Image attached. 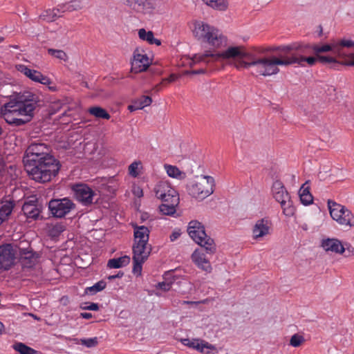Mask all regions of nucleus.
<instances>
[{"mask_svg":"<svg viewBox=\"0 0 354 354\" xmlns=\"http://www.w3.org/2000/svg\"><path fill=\"white\" fill-rule=\"evenodd\" d=\"M232 61V64L238 70L255 67L256 72L263 76H270L279 72L280 66L279 57L256 58L243 46H229L225 50L219 52L206 51L203 53L195 54L190 65L203 63L205 65L222 62Z\"/></svg>","mask_w":354,"mask_h":354,"instance_id":"1","label":"nucleus"},{"mask_svg":"<svg viewBox=\"0 0 354 354\" xmlns=\"http://www.w3.org/2000/svg\"><path fill=\"white\" fill-rule=\"evenodd\" d=\"M25 170L36 182L44 183L55 177L60 163L50 153V148L43 142H32L24 157Z\"/></svg>","mask_w":354,"mask_h":354,"instance_id":"2","label":"nucleus"},{"mask_svg":"<svg viewBox=\"0 0 354 354\" xmlns=\"http://www.w3.org/2000/svg\"><path fill=\"white\" fill-rule=\"evenodd\" d=\"M40 101V96L36 93L30 91L20 93L16 100H10L4 105L1 110L3 117L10 124H24L31 120Z\"/></svg>","mask_w":354,"mask_h":354,"instance_id":"3","label":"nucleus"},{"mask_svg":"<svg viewBox=\"0 0 354 354\" xmlns=\"http://www.w3.org/2000/svg\"><path fill=\"white\" fill-rule=\"evenodd\" d=\"M279 52V58L282 62H290L294 57L299 55L308 57L314 55L315 57L323 55V53L332 51L337 57H342V54L339 48L335 44L321 43H306L296 41L288 45L279 46L276 48Z\"/></svg>","mask_w":354,"mask_h":354,"instance_id":"4","label":"nucleus"},{"mask_svg":"<svg viewBox=\"0 0 354 354\" xmlns=\"http://www.w3.org/2000/svg\"><path fill=\"white\" fill-rule=\"evenodd\" d=\"M193 35L197 40L212 48L213 52L227 46V37L219 29L204 21L193 23Z\"/></svg>","mask_w":354,"mask_h":354,"instance_id":"5","label":"nucleus"},{"mask_svg":"<svg viewBox=\"0 0 354 354\" xmlns=\"http://www.w3.org/2000/svg\"><path fill=\"white\" fill-rule=\"evenodd\" d=\"M187 232L190 237L201 247L204 248L205 252L212 255L216 252L214 241L207 236L204 226L197 221H192L189 223Z\"/></svg>","mask_w":354,"mask_h":354,"instance_id":"6","label":"nucleus"},{"mask_svg":"<svg viewBox=\"0 0 354 354\" xmlns=\"http://www.w3.org/2000/svg\"><path fill=\"white\" fill-rule=\"evenodd\" d=\"M214 179L212 176H202L190 182L188 192L196 198L203 200L214 192Z\"/></svg>","mask_w":354,"mask_h":354,"instance_id":"7","label":"nucleus"},{"mask_svg":"<svg viewBox=\"0 0 354 354\" xmlns=\"http://www.w3.org/2000/svg\"><path fill=\"white\" fill-rule=\"evenodd\" d=\"M272 192L276 201L280 203L283 214L288 217L294 216L295 207L283 184L276 180L272 185Z\"/></svg>","mask_w":354,"mask_h":354,"instance_id":"8","label":"nucleus"},{"mask_svg":"<svg viewBox=\"0 0 354 354\" xmlns=\"http://www.w3.org/2000/svg\"><path fill=\"white\" fill-rule=\"evenodd\" d=\"M328 207L332 218L340 225L354 227V214L345 206L333 201H328Z\"/></svg>","mask_w":354,"mask_h":354,"instance_id":"9","label":"nucleus"},{"mask_svg":"<svg viewBox=\"0 0 354 354\" xmlns=\"http://www.w3.org/2000/svg\"><path fill=\"white\" fill-rule=\"evenodd\" d=\"M133 272L140 275L142 264L147 261L151 252V246L148 243H133Z\"/></svg>","mask_w":354,"mask_h":354,"instance_id":"10","label":"nucleus"},{"mask_svg":"<svg viewBox=\"0 0 354 354\" xmlns=\"http://www.w3.org/2000/svg\"><path fill=\"white\" fill-rule=\"evenodd\" d=\"M123 3L137 14L153 15L158 8V0H122Z\"/></svg>","mask_w":354,"mask_h":354,"instance_id":"11","label":"nucleus"},{"mask_svg":"<svg viewBox=\"0 0 354 354\" xmlns=\"http://www.w3.org/2000/svg\"><path fill=\"white\" fill-rule=\"evenodd\" d=\"M317 62L323 64H339L336 58L332 56L322 55L319 56L318 57H315L313 56L301 57V55H299L297 57L292 58L290 62H282V60H280V66H287L290 65L297 64L300 66H304L305 63H306L308 66H314Z\"/></svg>","mask_w":354,"mask_h":354,"instance_id":"12","label":"nucleus"},{"mask_svg":"<svg viewBox=\"0 0 354 354\" xmlns=\"http://www.w3.org/2000/svg\"><path fill=\"white\" fill-rule=\"evenodd\" d=\"M48 208L53 216L62 218L75 208V204L68 198L52 199L48 203Z\"/></svg>","mask_w":354,"mask_h":354,"instance_id":"13","label":"nucleus"},{"mask_svg":"<svg viewBox=\"0 0 354 354\" xmlns=\"http://www.w3.org/2000/svg\"><path fill=\"white\" fill-rule=\"evenodd\" d=\"M16 68L18 71L23 73L32 81L48 86L50 91H55L57 90L56 86H50L52 84L50 79L47 76L44 75L41 72L34 69H30L24 64H17L16 66Z\"/></svg>","mask_w":354,"mask_h":354,"instance_id":"14","label":"nucleus"},{"mask_svg":"<svg viewBox=\"0 0 354 354\" xmlns=\"http://www.w3.org/2000/svg\"><path fill=\"white\" fill-rule=\"evenodd\" d=\"M73 190L78 201L84 205L93 203L95 192L87 185L76 184L73 185Z\"/></svg>","mask_w":354,"mask_h":354,"instance_id":"15","label":"nucleus"},{"mask_svg":"<svg viewBox=\"0 0 354 354\" xmlns=\"http://www.w3.org/2000/svg\"><path fill=\"white\" fill-rule=\"evenodd\" d=\"M154 192L156 196L160 199L162 201H168L173 198H178L177 192L171 187L167 181H160L154 187Z\"/></svg>","mask_w":354,"mask_h":354,"instance_id":"16","label":"nucleus"},{"mask_svg":"<svg viewBox=\"0 0 354 354\" xmlns=\"http://www.w3.org/2000/svg\"><path fill=\"white\" fill-rule=\"evenodd\" d=\"M15 252L11 244L0 246V270H9L14 264Z\"/></svg>","mask_w":354,"mask_h":354,"instance_id":"17","label":"nucleus"},{"mask_svg":"<svg viewBox=\"0 0 354 354\" xmlns=\"http://www.w3.org/2000/svg\"><path fill=\"white\" fill-rule=\"evenodd\" d=\"M180 341L183 345L196 350L204 354H209L213 351H214L216 353L217 352L216 348L214 345L203 339H181Z\"/></svg>","mask_w":354,"mask_h":354,"instance_id":"18","label":"nucleus"},{"mask_svg":"<svg viewBox=\"0 0 354 354\" xmlns=\"http://www.w3.org/2000/svg\"><path fill=\"white\" fill-rule=\"evenodd\" d=\"M22 212L27 219L37 220L41 212V205L38 203L36 198L32 197L24 202Z\"/></svg>","mask_w":354,"mask_h":354,"instance_id":"19","label":"nucleus"},{"mask_svg":"<svg viewBox=\"0 0 354 354\" xmlns=\"http://www.w3.org/2000/svg\"><path fill=\"white\" fill-rule=\"evenodd\" d=\"M204 248L196 249L192 254V260L196 265V266L207 273L212 272V268L209 262V259L207 257V253Z\"/></svg>","mask_w":354,"mask_h":354,"instance_id":"20","label":"nucleus"},{"mask_svg":"<svg viewBox=\"0 0 354 354\" xmlns=\"http://www.w3.org/2000/svg\"><path fill=\"white\" fill-rule=\"evenodd\" d=\"M19 261L21 266L25 268H30L33 267L37 262L39 255L33 252L30 247L19 248Z\"/></svg>","mask_w":354,"mask_h":354,"instance_id":"21","label":"nucleus"},{"mask_svg":"<svg viewBox=\"0 0 354 354\" xmlns=\"http://www.w3.org/2000/svg\"><path fill=\"white\" fill-rule=\"evenodd\" d=\"M321 247L326 252L337 254L344 253V243L336 238H326L321 241Z\"/></svg>","mask_w":354,"mask_h":354,"instance_id":"22","label":"nucleus"},{"mask_svg":"<svg viewBox=\"0 0 354 354\" xmlns=\"http://www.w3.org/2000/svg\"><path fill=\"white\" fill-rule=\"evenodd\" d=\"M271 221L266 218L258 220L252 229V236L255 240H258L270 234L271 228Z\"/></svg>","mask_w":354,"mask_h":354,"instance_id":"23","label":"nucleus"},{"mask_svg":"<svg viewBox=\"0 0 354 354\" xmlns=\"http://www.w3.org/2000/svg\"><path fill=\"white\" fill-rule=\"evenodd\" d=\"M150 60L146 54L135 53L131 62V70L134 73L146 71L150 65Z\"/></svg>","mask_w":354,"mask_h":354,"instance_id":"24","label":"nucleus"},{"mask_svg":"<svg viewBox=\"0 0 354 354\" xmlns=\"http://www.w3.org/2000/svg\"><path fill=\"white\" fill-rule=\"evenodd\" d=\"M133 243H148L150 230L145 225H133Z\"/></svg>","mask_w":354,"mask_h":354,"instance_id":"25","label":"nucleus"},{"mask_svg":"<svg viewBox=\"0 0 354 354\" xmlns=\"http://www.w3.org/2000/svg\"><path fill=\"white\" fill-rule=\"evenodd\" d=\"M179 197H174L168 200V201H162V204L159 206L160 212L164 215H174L176 212V208L179 203Z\"/></svg>","mask_w":354,"mask_h":354,"instance_id":"26","label":"nucleus"},{"mask_svg":"<svg viewBox=\"0 0 354 354\" xmlns=\"http://www.w3.org/2000/svg\"><path fill=\"white\" fill-rule=\"evenodd\" d=\"M63 4H59L57 7L53 9H48L45 10L43 14L40 16L44 20L48 21H53L57 18L61 17L62 14L64 13Z\"/></svg>","mask_w":354,"mask_h":354,"instance_id":"27","label":"nucleus"},{"mask_svg":"<svg viewBox=\"0 0 354 354\" xmlns=\"http://www.w3.org/2000/svg\"><path fill=\"white\" fill-rule=\"evenodd\" d=\"M205 5L212 9L220 12H225L229 8L228 0H201Z\"/></svg>","mask_w":354,"mask_h":354,"instance_id":"28","label":"nucleus"},{"mask_svg":"<svg viewBox=\"0 0 354 354\" xmlns=\"http://www.w3.org/2000/svg\"><path fill=\"white\" fill-rule=\"evenodd\" d=\"M14 205V203L10 201L0 203V225L8 218L13 209Z\"/></svg>","mask_w":354,"mask_h":354,"instance_id":"29","label":"nucleus"},{"mask_svg":"<svg viewBox=\"0 0 354 354\" xmlns=\"http://www.w3.org/2000/svg\"><path fill=\"white\" fill-rule=\"evenodd\" d=\"M152 102V99L149 96L142 95L140 98L135 100L132 104L128 106L130 111H134L142 109L145 106H149Z\"/></svg>","mask_w":354,"mask_h":354,"instance_id":"30","label":"nucleus"},{"mask_svg":"<svg viewBox=\"0 0 354 354\" xmlns=\"http://www.w3.org/2000/svg\"><path fill=\"white\" fill-rule=\"evenodd\" d=\"M307 184L308 182L303 184L299 191L300 201L304 205L311 204L313 201V197L310 192V187L307 186Z\"/></svg>","mask_w":354,"mask_h":354,"instance_id":"31","label":"nucleus"},{"mask_svg":"<svg viewBox=\"0 0 354 354\" xmlns=\"http://www.w3.org/2000/svg\"><path fill=\"white\" fill-rule=\"evenodd\" d=\"M138 36L140 39L148 42L149 44L161 45L160 40L156 39L153 32L151 30L147 31L145 28H141L138 30Z\"/></svg>","mask_w":354,"mask_h":354,"instance_id":"32","label":"nucleus"},{"mask_svg":"<svg viewBox=\"0 0 354 354\" xmlns=\"http://www.w3.org/2000/svg\"><path fill=\"white\" fill-rule=\"evenodd\" d=\"M130 262V258L128 256H124L119 258L111 259L109 260L107 266L110 268H120L128 265Z\"/></svg>","mask_w":354,"mask_h":354,"instance_id":"33","label":"nucleus"},{"mask_svg":"<svg viewBox=\"0 0 354 354\" xmlns=\"http://www.w3.org/2000/svg\"><path fill=\"white\" fill-rule=\"evenodd\" d=\"M164 168L169 177L180 180L185 177V174L181 171L176 166L165 164Z\"/></svg>","mask_w":354,"mask_h":354,"instance_id":"34","label":"nucleus"},{"mask_svg":"<svg viewBox=\"0 0 354 354\" xmlns=\"http://www.w3.org/2000/svg\"><path fill=\"white\" fill-rule=\"evenodd\" d=\"M64 6V11L71 12L77 11L84 8L83 0H71L69 2L62 3Z\"/></svg>","mask_w":354,"mask_h":354,"instance_id":"35","label":"nucleus"},{"mask_svg":"<svg viewBox=\"0 0 354 354\" xmlns=\"http://www.w3.org/2000/svg\"><path fill=\"white\" fill-rule=\"evenodd\" d=\"M335 47H338L340 49V51L342 54V57H338L339 58H341V59H343L342 62V64L343 65H346L344 64V62L348 59V57L349 55L351 54L350 53L349 55H346L344 53L343 50H342V48L343 47H348V48H350V47H354V41H353L352 40H345V39H343V40H341L338 44H335Z\"/></svg>","mask_w":354,"mask_h":354,"instance_id":"36","label":"nucleus"},{"mask_svg":"<svg viewBox=\"0 0 354 354\" xmlns=\"http://www.w3.org/2000/svg\"><path fill=\"white\" fill-rule=\"evenodd\" d=\"M48 54L53 57L57 59L61 62H66L68 61V56L66 52L63 50L55 49V48H48L47 50Z\"/></svg>","mask_w":354,"mask_h":354,"instance_id":"37","label":"nucleus"},{"mask_svg":"<svg viewBox=\"0 0 354 354\" xmlns=\"http://www.w3.org/2000/svg\"><path fill=\"white\" fill-rule=\"evenodd\" d=\"M88 112L90 114L94 115L97 118L109 120L111 117L109 113L105 109L99 106L91 107L88 109Z\"/></svg>","mask_w":354,"mask_h":354,"instance_id":"38","label":"nucleus"},{"mask_svg":"<svg viewBox=\"0 0 354 354\" xmlns=\"http://www.w3.org/2000/svg\"><path fill=\"white\" fill-rule=\"evenodd\" d=\"M106 286V283L104 280H101L96 283H95L93 286L87 287L85 290V292L86 294H89L91 295H93L96 294L98 292H100L103 290Z\"/></svg>","mask_w":354,"mask_h":354,"instance_id":"39","label":"nucleus"},{"mask_svg":"<svg viewBox=\"0 0 354 354\" xmlns=\"http://www.w3.org/2000/svg\"><path fill=\"white\" fill-rule=\"evenodd\" d=\"M13 348L20 354H36L37 351L24 343L17 342L13 345Z\"/></svg>","mask_w":354,"mask_h":354,"instance_id":"40","label":"nucleus"},{"mask_svg":"<svg viewBox=\"0 0 354 354\" xmlns=\"http://www.w3.org/2000/svg\"><path fill=\"white\" fill-rule=\"evenodd\" d=\"M305 342V339L304 336L295 334L293 335L290 339V345L293 347H299Z\"/></svg>","mask_w":354,"mask_h":354,"instance_id":"41","label":"nucleus"},{"mask_svg":"<svg viewBox=\"0 0 354 354\" xmlns=\"http://www.w3.org/2000/svg\"><path fill=\"white\" fill-rule=\"evenodd\" d=\"M80 343L82 345L85 346L87 348L95 347L98 344V338L95 337L88 339H81Z\"/></svg>","mask_w":354,"mask_h":354,"instance_id":"42","label":"nucleus"},{"mask_svg":"<svg viewBox=\"0 0 354 354\" xmlns=\"http://www.w3.org/2000/svg\"><path fill=\"white\" fill-rule=\"evenodd\" d=\"M140 162H133L129 166V174L133 177H137L139 174L138 169Z\"/></svg>","mask_w":354,"mask_h":354,"instance_id":"43","label":"nucleus"},{"mask_svg":"<svg viewBox=\"0 0 354 354\" xmlns=\"http://www.w3.org/2000/svg\"><path fill=\"white\" fill-rule=\"evenodd\" d=\"M81 308L83 310H97L99 306L96 303H84L82 304Z\"/></svg>","mask_w":354,"mask_h":354,"instance_id":"44","label":"nucleus"},{"mask_svg":"<svg viewBox=\"0 0 354 354\" xmlns=\"http://www.w3.org/2000/svg\"><path fill=\"white\" fill-rule=\"evenodd\" d=\"M64 231V227L62 225H55L50 230L52 236H58L61 232Z\"/></svg>","mask_w":354,"mask_h":354,"instance_id":"45","label":"nucleus"},{"mask_svg":"<svg viewBox=\"0 0 354 354\" xmlns=\"http://www.w3.org/2000/svg\"><path fill=\"white\" fill-rule=\"evenodd\" d=\"M344 252L348 253V254H346V257L349 256V255H354V247H353L351 243H344Z\"/></svg>","mask_w":354,"mask_h":354,"instance_id":"46","label":"nucleus"},{"mask_svg":"<svg viewBox=\"0 0 354 354\" xmlns=\"http://www.w3.org/2000/svg\"><path fill=\"white\" fill-rule=\"evenodd\" d=\"M171 284L168 282H160L157 284L156 288H160L164 291H168L170 290Z\"/></svg>","mask_w":354,"mask_h":354,"instance_id":"47","label":"nucleus"},{"mask_svg":"<svg viewBox=\"0 0 354 354\" xmlns=\"http://www.w3.org/2000/svg\"><path fill=\"white\" fill-rule=\"evenodd\" d=\"M178 76L176 74H171L168 77L162 79V84H167L170 82H173L176 80Z\"/></svg>","mask_w":354,"mask_h":354,"instance_id":"48","label":"nucleus"},{"mask_svg":"<svg viewBox=\"0 0 354 354\" xmlns=\"http://www.w3.org/2000/svg\"><path fill=\"white\" fill-rule=\"evenodd\" d=\"M133 194L138 197L140 198L143 196V191L139 186H134L132 189Z\"/></svg>","mask_w":354,"mask_h":354,"instance_id":"49","label":"nucleus"},{"mask_svg":"<svg viewBox=\"0 0 354 354\" xmlns=\"http://www.w3.org/2000/svg\"><path fill=\"white\" fill-rule=\"evenodd\" d=\"M344 64L346 66H354V53L349 55L348 59L346 60Z\"/></svg>","mask_w":354,"mask_h":354,"instance_id":"50","label":"nucleus"},{"mask_svg":"<svg viewBox=\"0 0 354 354\" xmlns=\"http://www.w3.org/2000/svg\"><path fill=\"white\" fill-rule=\"evenodd\" d=\"M165 85V84H162V82L160 84H156L153 88L152 91L154 92H159L161 89L162 86Z\"/></svg>","mask_w":354,"mask_h":354,"instance_id":"51","label":"nucleus"},{"mask_svg":"<svg viewBox=\"0 0 354 354\" xmlns=\"http://www.w3.org/2000/svg\"><path fill=\"white\" fill-rule=\"evenodd\" d=\"M205 69H199V70H193L190 72H188V73L198 75V74H203L205 73Z\"/></svg>","mask_w":354,"mask_h":354,"instance_id":"52","label":"nucleus"},{"mask_svg":"<svg viewBox=\"0 0 354 354\" xmlns=\"http://www.w3.org/2000/svg\"><path fill=\"white\" fill-rule=\"evenodd\" d=\"M180 236V233L174 232L170 235V239L171 241L176 240Z\"/></svg>","mask_w":354,"mask_h":354,"instance_id":"53","label":"nucleus"},{"mask_svg":"<svg viewBox=\"0 0 354 354\" xmlns=\"http://www.w3.org/2000/svg\"><path fill=\"white\" fill-rule=\"evenodd\" d=\"M80 317L84 319H88L92 317V314L90 313H82L80 314Z\"/></svg>","mask_w":354,"mask_h":354,"instance_id":"54","label":"nucleus"},{"mask_svg":"<svg viewBox=\"0 0 354 354\" xmlns=\"http://www.w3.org/2000/svg\"><path fill=\"white\" fill-rule=\"evenodd\" d=\"M123 275V273H118L117 274V275H111L108 277L109 279H115V278H120L122 277Z\"/></svg>","mask_w":354,"mask_h":354,"instance_id":"55","label":"nucleus"},{"mask_svg":"<svg viewBox=\"0 0 354 354\" xmlns=\"http://www.w3.org/2000/svg\"><path fill=\"white\" fill-rule=\"evenodd\" d=\"M183 304H196V302H194V301H183Z\"/></svg>","mask_w":354,"mask_h":354,"instance_id":"56","label":"nucleus"},{"mask_svg":"<svg viewBox=\"0 0 354 354\" xmlns=\"http://www.w3.org/2000/svg\"><path fill=\"white\" fill-rule=\"evenodd\" d=\"M318 28L319 29V35H321L322 34V30H323L322 26L321 25H319Z\"/></svg>","mask_w":354,"mask_h":354,"instance_id":"57","label":"nucleus"},{"mask_svg":"<svg viewBox=\"0 0 354 354\" xmlns=\"http://www.w3.org/2000/svg\"><path fill=\"white\" fill-rule=\"evenodd\" d=\"M3 328V324L0 322V333H1V330H2Z\"/></svg>","mask_w":354,"mask_h":354,"instance_id":"58","label":"nucleus"},{"mask_svg":"<svg viewBox=\"0 0 354 354\" xmlns=\"http://www.w3.org/2000/svg\"><path fill=\"white\" fill-rule=\"evenodd\" d=\"M4 40V38L2 37H0V43H1Z\"/></svg>","mask_w":354,"mask_h":354,"instance_id":"59","label":"nucleus"}]
</instances>
